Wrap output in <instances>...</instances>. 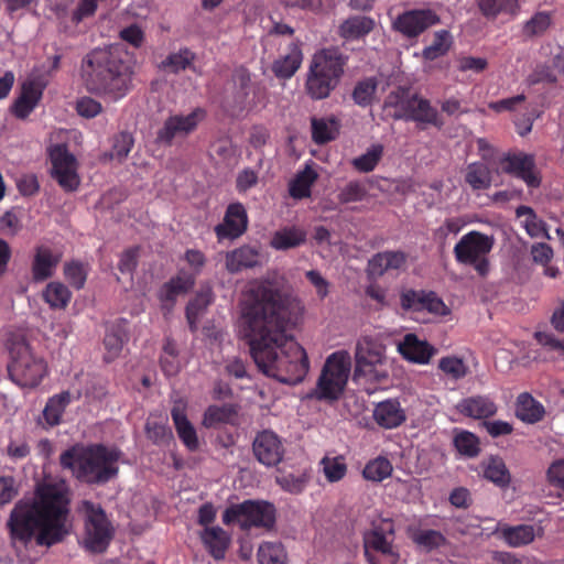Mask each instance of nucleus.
<instances>
[{
    "label": "nucleus",
    "instance_id": "15",
    "mask_svg": "<svg viewBox=\"0 0 564 564\" xmlns=\"http://www.w3.org/2000/svg\"><path fill=\"white\" fill-rule=\"evenodd\" d=\"M248 216L242 204H230L221 224L215 227L218 240L236 239L247 229Z\"/></svg>",
    "mask_w": 564,
    "mask_h": 564
},
{
    "label": "nucleus",
    "instance_id": "47",
    "mask_svg": "<svg viewBox=\"0 0 564 564\" xmlns=\"http://www.w3.org/2000/svg\"><path fill=\"white\" fill-rule=\"evenodd\" d=\"M383 154V145L372 144L367 151L351 161L352 166L362 173L371 172L376 169Z\"/></svg>",
    "mask_w": 564,
    "mask_h": 564
},
{
    "label": "nucleus",
    "instance_id": "42",
    "mask_svg": "<svg viewBox=\"0 0 564 564\" xmlns=\"http://www.w3.org/2000/svg\"><path fill=\"white\" fill-rule=\"evenodd\" d=\"M69 402V392H62L48 399L43 410L44 419L48 425L54 426L59 424L62 415Z\"/></svg>",
    "mask_w": 564,
    "mask_h": 564
},
{
    "label": "nucleus",
    "instance_id": "3",
    "mask_svg": "<svg viewBox=\"0 0 564 564\" xmlns=\"http://www.w3.org/2000/svg\"><path fill=\"white\" fill-rule=\"evenodd\" d=\"M120 46L96 48L82 63V79L90 93L119 100L131 89L133 69Z\"/></svg>",
    "mask_w": 564,
    "mask_h": 564
},
{
    "label": "nucleus",
    "instance_id": "60",
    "mask_svg": "<svg viewBox=\"0 0 564 564\" xmlns=\"http://www.w3.org/2000/svg\"><path fill=\"white\" fill-rule=\"evenodd\" d=\"M64 274L74 288L82 289L86 282L87 269L83 263L72 261L65 264Z\"/></svg>",
    "mask_w": 564,
    "mask_h": 564
},
{
    "label": "nucleus",
    "instance_id": "6",
    "mask_svg": "<svg viewBox=\"0 0 564 564\" xmlns=\"http://www.w3.org/2000/svg\"><path fill=\"white\" fill-rule=\"evenodd\" d=\"M347 57L337 50L325 48L316 52L310 64L305 89L315 100L327 98L344 75Z\"/></svg>",
    "mask_w": 564,
    "mask_h": 564
},
{
    "label": "nucleus",
    "instance_id": "64",
    "mask_svg": "<svg viewBox=\"0 0 564 564\" xmlns=\"http://www.w3.org/2000/svg\"><path fill=\"white\" fill-rule=\"evenodd\" d=\"M101 105L90 97L80 98L76 105L78 115L85 118L96 117L101 112Z\"/></svg>",
    "mask_w": 564,
    "mask_h": 564
},
{
    "label": "nucleus",
    "instance_id": "4",
    "mask_svg": "<svg viewBox=\"0 0 564 564\" xmlns=\"http://www.w3.org/2000/svg\"><path fill=\"white\" fill-rule=\"evenodd\" d=\"M121 452L104 445L75 446L61 455V465L80 481L106 484L119 471Z\"/></svg>",
    "mask_w": 564,
    "mask_h": 564
},
{
    "label": "nucleus",
    "instance_id": "49",
    "mask_svg": "<svg viewBox=\"0 0 564 564\" xmlns=\"http://www.w3.org/2000/svg\"><path fill=\"white\" fill-rule=\"evenodd\" d=\"M452 44V36L448 31L441 30L434 35L433 42L423 50V57L429 61L443 56Z\"/></svg>",
    "mask_w": 564,
    "mask_h": 564
},
{
    "label": "nucleus",
    "instance_id": "57",
    "mask_svg": "<svg viewBox=\"0 0 564 564\" xmlns=\"http://www.w3.org/2000/svg\"><path fill=\"white\" fill-rule=\"evenodd\" d=\"M23 228L20 215L10 209L0 216V232L4 236L14 237Z\"/></svg>",
    "mask_w": 564,
    "mask_h": 564
},
{
    "label": "nucleus",
    "instance_id": "58",
    "mask_svg": "<svg viewBox=\"0 0 564 564\" xmlns=\"http://www.w3.org/2000/svg\"><path fill=\"white\" fill-rule=\"evenodd\" d=\"M551 25V15L546 12L535 13L523 26L527 36H535L544 33Z\"/></svg>",
    "mask_w": 564,
    "mask_h": 564
},
{
    "label": "nucleus",
    "instance_id": "8",
    "mask_svg": "<svg viewBox=\"0 0 564 564\" xmlns=\"http://www.w3.org/2000/svg\"><path fill=\"white\" fill-rule=\"evenodd\" d=\"M351 369V357L347 350L330 354L324 364L314 397L334 401L344 392Z\"/></svg>",
    "mask_w": 564,
    "mask_h": 564
},
{
    "label": "nucleus",
    "instance_id": "11",
    "mask_svg": "<svg viewBox=\"0 0 564 564\" xmlns=\"http://www.w3.org/2000/svg\"><path fill=\"white\" fill-rule=\"evenodd\" d=\"M494 239L479 231L464 235L454 247L457 262L473 265L480 274L486 275L489 270L487 254L491 251Z\"/></svg>",
    "mask_w": 564,
    "mask_h": 564
},
{
    "label": "nucleus",
    "instance_id": "54",
    "mask_svg": "<svg viewBox=\"0 0 564 564\" xmlns=\"http://www.w3.org/2000/svg\"><path fill=\"white\" fill-rule=\"evenodd\" d=\"M367 197V187L362 182L350 181L338 193L341 204L362 202Z\"/></svg>",
    "mask_w": 564,
    "mask_h": 564
},
{
    "label": "nucleus",
    "instance_id": "20",
    "mask_svg": "<svg viewBox=\"0 0 564 564\" xmlns=\"http://www.w3.org/2000/svg\"><path fill=\"white\" fill-rule=\"evenodd\" d=\"M500 165L502 171L522 178L528 186L536 187L540 185V178L534 171V160L532 155L523 153L507 155L501 160Z\"/></svg>",
    "mask_w": 564,
    "mask_h": 564
},
{
    "label": "nucleus",
    "instance_id": "35",
    "mask_svg": "<svg viewBox=\"0 0 564 564\" xmlns=\"http://www.w3.org/2000/svg\"><path fill=\"white\" fill-rule=\"evenodd\" d=\"M408 120L421 123H429L436 127L443 126V121L441 120L437 110L431 106L429 100L421 98L416 95L412 100V109L410 111Z\"/></svg>",
    "mask_w": 564,
    "mask_h": 564
},
{
    "label": "nucleus",
    "instance_id": "61",
    "mask_svg": "<svg viewBox=\"0 0 564 564\" xmlns=\"http://www.w3.org/2000/svg\"><path fill=\"white\" fill-rule=\"evenodd\" d=\"M124 335L120 330L110 329L107 332L104 344L107 350L106 360L116 358L121 351L124 344Z\"/></svg>",
    "mask_w": 564,
    "mask_h": 564
},
{
    "label": "nucleus",
    "instance_id": "12",
    "mask_svg": "<svg viewBox=\"0 0 564 564\" xmlns=\"http://www.w3.org/2000/svg\"><path fill=\"white\" fill-rule=\"evenodd\" d=\"M52 176L66 192H74L79 187L78 161L66 145L55 144L50 148Z\"/></svg>",
    "mask_w": 564,
    "mask_h": 564
},
{
    "label": "nucleus",
    "instance_id": "17",
    "mask_svg": "<svg viewBox=\"0 0 564 564\" xmlns=\"http://www.w3.org/2000/svg\"><path fill=\"white\" fill-rule=\"evenodd\" d=\"M437 22L438 18L431 10H412L401 14L394 21V28L405 36L414 37Z\"/></svg>",
    "mask_w": 564,
    "mask_h": 564
},
{
    "label": "nucleus",
    "instance_id": "23",
    "mask_svg": "<svg viewBox=\"0 0 564 564\" xmlns=\"http://www.w3.org/2000/svg\"><path fill=\"white\" fill-rule=\"evenodd\" d=\"M59 256L54 253L47 246L35 248L32 261V278L36 282H42L51 278L55 271Z\"/></svg>",
    "mask_w": 564,
    "mask_h": 564
},
{
    "label": "nucleus",
    "instance_id": "30",
    "mask_svg": "<svg viewBox=\"0 0 564 564\" xmlns=\"http://www.w3.org/2000/svg\"><path fill=\"white\" fill-rule=\"evenodd\" d=\"M306 231L296 226H289L276 230L270 241L275 250H288L302 246L306 241Z\"/></svg>",
    "mask_w": 564,
    "mask_h": 564
},
{
    "label": "nucleus",
    "instance_id": "28",
    "mask_svg": "<svg viewBox=\"0 0 564 564\" xmlns=\"http://www.w3.org/2000/svg\"><path fill=\"white\" fill-rule=\"evenodd\" d=\"M375 28V21L365 15H355L346 19L338 26V34L346 41H354L369 34Z\"/></svg>",
    "mask_w": 564,
    "mask_h": 564
},
{
    "label": "nucleus",
    "instance_id": "1",
    "mask_svg": "<svg viewBox=\"0 0 564 564\" xmlns=\"http://www.w3.org/2000/svg\"><path fill=\"white\" fill-rule=\"evenodd\" d=\"M288 313L282 294L253 283L240 300L239 332L248 338L258 368L280 382L296 384L310 370L306 350L286 333Z\"/></svg>",
    "mask_w": 564,
    "mask_h": 564
},
{
    "label": "nucleus",
    "instance_id": "31",
    "mask_svg": "<svg viewBox=\"0 0 564 564\" xmlns=\"http://www.w3.org/2000/svg\"><path fill=\"white\" fill-rule=\"evenodd\" d=\"M457 409L460 413L474 417L485 419L496 414L497 405L487 397H471L458 403Z\"/></svg>",
    "mask_w": 564,
    "mask_h": 564
},
{
    "label": "nucleus",
    "instance_id": "52",
    "mask_svg": "<svg viewBox=\"0 0 564 564\" xmlns=\"http://www.w3.org/2000/svg\"><path fill=\"white\" fill-rule=\"evenodd\" d=\"M324 476L329 482H337L343 479L347 473V466L343 457H324L321 460Z\"/></svg>",
    "mask_w": 564,
    "mask_h": 564
},
{
    "label": "nucleus",
    "instance_id": "50",
    "mask_svg": "<svg viewBox=\"0 0 564 564\" xmlns=\"http://www.w3.org/2000/svg\"><path fill=\"white\" fill-rule=\"evenodd\" d=\"M438 369L448 378L453 380L463 379L467 372L468 367L462 358L456 356H446L440 359Z\"/></svg>",
    "mask_w": 564,
    "mask_h": 564
},
{
    "label": "nucleus",
    "instance_id": "53",
    "mask_svg": "<svg viewBox=\"0 0 564 564\" xmlns=\"http://www.w3.org/2000/svg\"><path fill=\"white\" fill-rule=\"evenodd\" d=\"M454 445L456 449L465 456L475 457L479 453V441L470 432L460 431L457 432L454 437Z\"/></svg>",
    "mask_w": 564,
    "mask_h": 564
},
{
    "label": "nucleus",
    "instance_id": "62",
    "mask_svg": "<svg viewBox=\"0 0 564 564\" xmlns=\"http://www.w3.org/2000/svg\"><path fill=\"white\" fill-rule=\"evenodd\" d=\"M147 435L154 443H161L170 440L171 430L166 426L164 420L158 421L150 417L145 425Z\"/></svg>",
    "mask_w": 564,
    "mask_h": 564
},
{
    "label": "nucleus",
    "instance_id": "36",
    "mask_svg": "<svg viewBox=\"0 0 564 564\" xmlns=\"http://www.w3.org/2000/svg\"><path fill=\"white\" fill-rule=\"evenodd\" d=\"M516 214L519 218H522L521 225L530 237H549L544 221L536 216L531 207L519 206L516 210Z\"/></svg>",
    "mask_w": 564,
    "mask_h": 564
},
{
    "label": "nucleus",
    "instance_id": "44",
    "mask_svg": "<svg viewBox=\"0 0 564 564\" xmlns=\"http://www.w3.org/2000/svg\"><path fill=\"white\" fill-rule=\"evenodd\" d=\"M477 3L481 13L487 18L514 14L518 9V0H477Z\"/></svg>",
    "mask_w": 564,
    "mask_h": 564
},
{
    "label": "nucleus",
    "instance_id": "41",
    "mask_svg": "<svg viewBox=\"0 0 564 564\" xmlns=\"http://www.w3.org/2000/svg\"><path fill=\"white\" fill-rule=\"evenodd\" d=\"M257 557L259 564H286L288 553L280 542H263L259 545Z\"/></svg>",
    "mask_w": 564,
    "mask_h": 564
},
{
    "label": "nucleus",
    "instance_id": "51",
    "mask_svg": "<svg viewBox=\"0 0 564 564\" xmlns=\"http://www.w3.org/2000/svg\"><path fill=\"white\" fill-rule=\"evenodd\" d=\"M234 411L228 405H210L204 413L203 425L206 427H216L220 424L229 423Z\"/></svg>",
    "mask_w": 564,
    "mask_h": 564
},
{
    "label": "nucleus",
    "instance_id": "5",
    "mask_svg": "<svg viewBox=\"0 0 564 564\" xmlns=\"http://www.w3.org/2000/svg\"><path fill=\"white\" fill-rule=\"evenodd\" d=\"M8 376L21 388H35L47 373L44 359L35 355L22 333L11 332L4 340Z\"/></svg>",
    "mask_w": 564,
    "mask_h": 564
},
{
    "label": "nucleus",
    "instance_id": "19",
    "mask_svg": "<svg viewBox=\"0 0 564 564\" xmlns=\"http://www.w3.org/2000/svg\"><path fill=\"white\" fill-rule=\"evenodd\" d=\"M194 282L193 274L181 271L176 276L164 283L158 293L162 310L165 313H170L176 299L188 292L193 288Z\"/></svg>",
    "mask_w": 564,
    "mask_h": 564
},
{
    "label": "nucleus",
    "instance_id": "46",
    "mask_svg": "<svg viewBox=\"0 0 564 564\" xmlns=\"http://www.w3.org/2000/svg\"><path fill=\"white\" fill-rule=\"evenodd\" d=\"M392 470L393 467L390 460L380 456L366 464L362 475L367 480L380 482L390 477Z\"/></svg>",
    "mask_w": 564,
    "mask_h": 564
},
{
    "label": "nucleus",
    "instance_id": "32",
    "mask_svg": "<svg viewBox=\"0 0 564 564\" xmlns=\"http://www.w3.org/2000/svg\"><path fill=\"white\" fill-rule=\"evenodd\" d=\"M302 59L303 54L299 44L292 42L289 52L274 61L272 69L278 77L290 78L300 68Z\"/></svg>",
    "mask_w": 564,
    "mask_h": 564
},
{
    "label": "nucleus",
    "instance_id": "13",
    "mask_svg": "<svg viewBox=\"0 0 564 564\" xmlns=\"http://www.w3.org/2000/svg\"><path fill=\"white\" fill-rule=\"evenodd\" d=\"M203 109H195L188 115H174L169 117L158 131L156 141L171 144L175 138H184L193 132L204 119Z\"/></svg>",
    "mask_w": 564,
    "mask_h": 564
},
{
    "label": "nucleus",
    "instance_id": "40",
    "mask_svg": "<svg viewBox=\"0 0 564 564\" xmlns=\"http://www.w3.org/2000/svg\"><path fill=\"white\" fill-rule=\"evenodd\" d=\"M409 535L417 546L424 549L425 551L438 549L446 542L444 535L436 530L410 529Z\"/></svg>",
    "mask_w": 564,
    "mask_h": 564
},
{
    "label": "nucleus",
    "instance_id": "37",
    "mask_svg": "<svg viewBox=\"0 0 564 564\" xmlns=\"http://www.w3.org/2000/svg\"><path fill=\"white\" fill-rule=\"evenodd\" d=\"M316 180L317 173L311 166H306L291 181L289 186L290 195L295 199L308 197L311 195V187Z\"/></svg>",
    "mask_w": 564,
    "mask_h": 564
},
{
    "label": "nucleus",
    "instance_id": "10",
    "mask_svg": "<svg viewBox=\"0 0 564 564\" xmlns=\"http://www.w3.org/2000/svg\"><path fill=\"white\" fill-rule=\"evenodd\" d=\"M275 507L263 500H246L228 507L223 514L226 525L237 524L242 530L271 529L275 523Z\"/></svg>",
    "mask_w": 564,
    "mask_h": 564
},
{
    "label": "nucleus",
    "instance_id": "38",
    "mask_svg": "<svg viewBox=\"0 0 564 564\" xmlns=\"http://www.w3.org/2000/svg\"><path fill=\"white\" fill-rule=\"evenodd\" d=\"M338 122L333 117L312 119V138L318 144L334 140L338 134Z\"/></svg>",
    "mask_w": 564,
    "mask_h": 564
},
{
    "label": "nucleus",
    "instance_id": "16",
    "mask_svg": "<svg viewBox=\"0 0 564 564\" xmlns=\"http://www.w3.org/2000/svg\"><path fill=\"white\" fill-rule=\"evenodd\" d=\"M372 420L381 429L393 430L406 421V411L399 399H387L373 405Z\"/></svg>",
    "mask_w": 564,
    "mask_h": 564
},
{
    "label": "nucleus",
    "instance_id": "22",
    "mask_svg": "<svg viewBox=\"0 0 564 564\" xmlns=\"http://www.w3.org/2000/svg\"><path fill=\"white\" fill-rule=\"evenodd\" d=\"M398 350L408 360L425 365L429 364L435 349L425 340H421L414 334H406L398 344Z\"/></svg>",
    "mask_w": 564,
    "mask_h": 564
},
{
    "label": "nucleus",
    "instance_id": "27",
    "mask_svg": "<svg viewBox=\"0 0 564 564\" xmlns=\"http://www.w3.org/2000/svg\"><path fill=\"white\" fill-rule=\"evenodd\" d=\"M414 96L409 90L402 88L391 91L384 101L388 115L393 119L408 120Z\"/></svg>",
    "mask_w": 564,
    "mask_h": 564
},
{
    "label": "nucleus",
    "instance_id": "9",
    "mask_svg": "<svg viewBox=\"0 0 564 564\" xmlns=\"http://www.w3.org/2000/svg\"><path fill=\"white\" fill-rule=\"evenodd\" d=\"M78 510L84 519V546L94 553L104 552L113 536V525L100 505L84 500Z\"/></svg>",
    "mask_w": 564,
    "mask_h": 564
},
{
    "label": "nucleus",
    "instance_id": "63",
    "mask_svg": "<svg viewBox=\"0 0 564 564\" xmlns=\"http://www.w3.org/2000/svg\"><path fill=\"white\" fill-rule=\"evenodd\" d=\"M425 292L404 290L400 295L401 306L406 311L422 312Z\"/></svg>",
    "mask_w": 564,
    "mask_h": 564
},
{
    "label": "nucleus",
    "instance_id": "56",
    "mask_svg": "<svg viewBox=\"0 0 564 564\" xmlns=\"http://www.w3.org/2000/svg\"><path fill=\"white\" fill-rule=\"evenodd\" d=\"M235 86L238 88L237 99L241 105L247 104V98L252 91L250 74L245 68L236 69L232 76Z\"/></svg>",
    "mask_w": 564,
    "mask_h": 564
},
{
    "label": "nucleus",
    "instance_id": "18",
    "mask_svg": "<svg viewBox=\"0 0 564 564\" xmlns=\"http://www.w3.org/2000/svg\"><path fill=\"white\" fill-rule=\"evenodd\" d=\"M394 524L390 519H383L375 524L372 530L365 535V555L371 553H384L395 551L392 542Z\"/></svg>",
    "mask_w": 564,
    "mask_h": 564
},
{
    "label": "nucleus",
    "instance_id": "2",
    "mask_svg": "<svg viewBox=\"0 0 564 564\" xmlns=\"http://www.w3.org/2000/svg\"><path fill=\"white\" fill-rule=\"evenodd\" d=\"M68 498L65 481L45 480L32 498H22L11 510L8 529L14 547L25 546L33 536L39 545L51 546L68 534Z\"/></svg>",
    "mask_w": 564,
    "mask_h": 564
},
{
    "label": "nucleus",
    "instance_id": "34",
    "mask_svg": "<svg viewBox=\"0 0 564 564\" xmlns=\"http://www.w3.org/2000/svg\"><path fill=\"white\" fill-rule=\"evenodd\" d=\"M544 406L529 393H521L517 399L516 414L527 423H535L543 419Z\"/></svg>",
    "mask_w": 564,
    "mask_h": 564
},
{
    "label": "nucleus",
    "instance_id": "7",
    "mask_svg": "<svg viewBox=\"0 0 564 564\" xmlns=\"http://www.w3.org/2000/svg\"><path fill=\"white\" fill-rule=\"evenodd\" d=\"M355 375L369 381L382 382L388 379L387 346L380 334L365 333L355 345Z\"/></svg>",
    "mask_w": 564,
    "mask_h": 564
},
{
    "label": "nucleus",
    "instance_id": "33",
    "mask_svg": "<svg viewBox=\"0 0 564 564\" xmlns=\"http://www.w3.org/2000/svg\"><path fill=\"white\" fill-rule=\"evenodd\" d=\"M214 300L210 288H206L198 292L195 297L187 304L186 317L192 330H196L200 318L206 313L207 307Z\"/></svg>",
    "mask_w": 564,
    "mask_h": 564
},
{
    "label": "nucleus",
    "instance_id": "55",
    "mask_svg": "<svg viewBox=\"0 0 564 564\" xmlns=\"http://www.w3.org/2000/svg\"><path fill=\"white\" fill-rule=\"evenodd\" d=\"M377 82L373 78H367L359 82L352 93L355 102L359 106L369 105L375 96Z\"/></svg>",
    "mask_w": 564,
    "mask_h": 564
},
{
    "label": "nucleus",
    "instance_id": "24",
    "mask_svg": "<svg viewBox=\"0 0 564 564\" xmlns=\"http://www.w3.org/2000/svg\"><path fill=\"white\" fill-rule=\"evenodd\" d=\"M500 535L505 542L511 547H520L528 545L534 541L536 536L543 534L541 527L531 524L503 525L500 528Z\"/></svg>",
    "mask_w": 564,
    "mask_h": 564
},
{
    "label": "nucleus",
    "instance_id": "29",
    "mask_svg": "<svg viewBox=\"0 0 564 564\" xmlns=\"http://www.w3.org/2000/svg\"><path fill=\"white\" fill-rule=\"evenodd\" d=\"M200 538L214 558L221 560L225 557L230 543V536L225 530L219 527H207L202 532Z\"/></svg>",
    "mask_w": 564,
    "mask_h": 564
},
{
    "label": "nucleus",
    "instance_id": "59",
    "mask_svg": "<svg viewBox=\"0 0 564 564\" xmlns=\"http://www.w3.org/2000/svg\"><path fill=\"white\" fill-rule=\"evenodd\" d=\"M133 147V138L129 133L118 134L112 144V149L109 153L110 159L119 162L123 161L130 153Z\"/></svg>",
    "mask_w": 564,
    "mask_h": 564
},
{
    "label": "nucleus",
    "instance_id": "25",
    "mask_svg": "<svg viewBox=\"0 0 564 564\" xmlns=\"http://www.w3.org/2000/svg\"><path fill=\"white\" fill-rule=\"evenodd\" d=\"M406 257L400 251H387L375 254L368 262V274L381 276L392 270H401L405 267Z\"/></svg>",
    "mask_w": 564,
    "mask_h": 564
},
{
    "label": "nucleus",
    "instance_id": "48",
    "mask_svg": "<svg viewBox=\"0 0 564 564\" xmlns=\"http://www.w3.org/2000/svg\"><path fill=\"white\" fill-rule=\"evenodd\" d=\"M465 181L474 189H486L491 184L490 171L481 163L469 164L465 174Z\"/></svg>",
    "mask_w": 564,
    "mask_h": 564
},
{
    "label": "nucleus",
    "instance_id": "45",
    "mask_svg": "<svg viewBox=\"0 0 564 564\" xmlns=\"http://www.w3.org/2000/svg\"><path fill=\"white\" fill-rule=\"evenodd\" d=\"M308 475L305 471L293 473H279L275 476V482L284 490L293 495L301 494L307 482Z\"/></svg>",
    "mask_w": 564,
    "mask_h": 564
},
{
    "label": "nucleus",
    "instance_id": "43",
    "mask_svg": "<svg viewBox=\"0 0 564 564\" xmlns=\"http://www.w3.org/2000/svg\"><path fill=\"white\" fill-rule=\"evenodd\" d=\"M484 477L499 487H506L510 482L509 471L499 457H490L484 463Z\"/></svg>",
    "mask_w": 564,
    "mask_h": 564
},
{
    "label": "nucleus",
    "instance_id": "21",
    "mask_svg": "<svg viewBox=\"0 0 564 564\" xmlns=\"http://www.w3.org/2000/svg\"><path fill=\"white\" fill-rule=\"evenodd\" d=\"M185 410L186 403L183 400H177L174 402L171 415L178 437L188 449L194 451L198 447V437L194 425L187 419Z\"/></svg>",
    "mask_w": 564,
    "mask_h": 564
},
{
    "label": "nucleus",
    "instance_id": "14",
    "mask_svg": "<svg viewBox=\"0 0 564 564\" xmlns=\"http://www.w3.org/2000/svg\"><path fill=\"white\" fill-rule=\"evenodd\" d=\"M252 453L261 465L275 467L283 460L285 447L278 434L264 430L256 435L252 443Z\"/></svg>",
    "mask_w": 564,
    "mask_h": 564
},
{
    "label": "nucleus",
    "instance_id": "39",
    "mask_svg": "<svg viewBox=\"0 0 564 564\" xmlns=\"http://www.w3.org/2000/svg\"><path fill=\"white\" fill-rule=\"evenodd\" d=\"M42 295L50 307L54 310L65 308L72 297L67 286L56 281L50 282L43 290Z\"/></svg>",
    "mask_w": 564,
    "mask_h": 564
},
{
    "label": "nucleus",
    "instance_id": "26",
    "mask_svg": "<svg viewBox=\"0 0 564 564\" xmlns=\"http://www.w3.org/2000/svg\"><path fill=\"white\" fill-rule=\"evenodd\" d=\"M260 263L258 249L242 246L226 253V269L230 273H237L243 269L253 268Z\"/></svg>",
    "mask_w": 564,
    "mask_h": 564
}]
</instances>
